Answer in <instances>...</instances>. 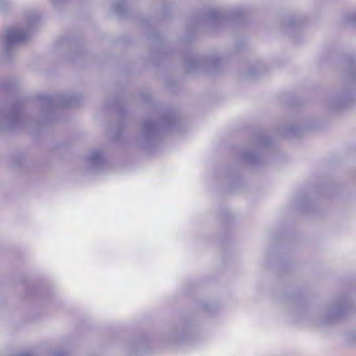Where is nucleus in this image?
Returning a JSON list of instances; mask_svg holds the SVG:
<instances>
[{"mask_svg":"<svg viewBox=\"0 0 356 356\" xmlns=\"http://www.w3.org/2000/svg\"><path fill=\"white\" fill-rule=\"evenodd\" d=\"M343 20L345 24L356 26V11L347 13L343 16Z\"/></svg>","mask_w":356,"mask_h":356,"instance_id":"13","label":"nucleus"},{"mask_svg":"<svg viewBox=\"0 0 356 356\" xmlns=\"http://www.w3.org/2000/svg\"><path fill=\"white\" fill-rule=\"evenodd\" d=\"M10 4V0H0V10L5 12Z\"/></svg>","mask_w":356,"mask_h":356,"instance_id":"18","label":"nucleus"},{"mask_svg":"<svg viewBox=\"0 0 356 356\" xmlns=\"http://www.w3.org/2000/svg\"><path fill=\"white\" fill-rule=\"evenodd\" d=\"M264 70V67L261 65H259L258 66L252 68L248 71L247 73L248 78L250 79H256L258 76V74H260L261 72Z\"/></svg>","mask_w":356,"mask_h":356,"instance_id":"15","label":"nucleus"},{"mask_svg":"<svg viewBox=\"0 0 356 356\" xmlns=\"http://www.w3.org/2000/svg\"><path fill=\"white\" fill-rule=\"evenodd\" d=\"M127 3L124 0L116 2L113 6V13L118 16H123L125 14Z\"/></svg>","mask_w":356,"mask_h":356,"instance_id":"12","label":"nucleus"},{"mask_svg":"<svg viewBox=\"0 0 356 356\" xmlns=\"http://www.w3.org/2000/svg\"><path fill=\"white\" fill-rule=\"evenodd\" d=\"M51 2L54 4V5H58V3H60L63 0H51Z\"/></svg>","mask_w":356,"mask_h":356,"instance_id":"21","label":"nucleus"},{"mask_svg":"<svg viewBox=\"0 0 356 356\" xmlns=\"http://www.w3.org/2000/svg\"><path fill=\"white\" fill-rule=\"evenodd\" d=\"M49 356H67V354L63 348H56L51 351Z\"/></svg>","mask_w":356,"mask_h":356,"instance_id":"17","label":"nucleus"},{"mask_svg":"<svg viewBox=\"0 0 356 356\" xmlns=\"http://www.w3.org/2000/svg\"><path fill=\"white\" fill-rule=\"evenodd\" d=\"M348 83H356V63L353 62L350 66L348 73L346 76Z\"/></svg>","mask_w":356,"mask_h":356,"instance_id":"14","label":"nucleus"},{"mask_svg":"<svg viewBox=\"0 0 356 356\" xmlns=\"http://www.w3.org/2000/svg\"><path fill=\"white\" fill-rule=\"evenodd\" d=\"M177 123L175 113L172 111H165L160 124H155L149 120L143 122L140 129L141 143L144 146H149L158 138L161 129H172Z\"/></svg>","mask_w":356,"mask_h":356,"instance_id":"3","label":"nucleus"},{"mask_svg":"<svg viewBox=\"0 0 356 356\" xmlns=\"http://www.w3.org/2000/svg\"><path fill=\"white\" fill-rule=\"evenodd\" d=\"M170 337L172 338V344L180 342L185 339V334L184 332H178L177 330L173 332L170 334Z\"/></svg>","mask_w":356,"mask_h":356,"instance_id":"16","label":"nucleus"},{"mask_svg":"<svg viewBox=\"0 0 356 356\" xmlns=\"http://www.w3.org/2000/svg\"><path fill=\"white\" fill-rule=\"evenodd\" d=\"M22 104L17 102L10 108L7 115L3 116L0 111V127L14 129L24 126L26 120L21 116Z\"/></svg>","mask_w":356,"mask_h":356,"instance_id":"4","label":"nucleus"},{"mask_svg":"<svg viewBox=\"0 0 356 356\" xmlns=\"http://www.w3.org/2000/svg\"><path fill=\"white\" fill-rule=\"evenodd\" d=\"M225 19V15L219 10H210L204 17L206 24L213 27L222 24Z\"/></svg>","mask_w":356,"mask_h":356,"instance_id":"9","label":"nucleus"},{"mask_svg":"<svg viewBox=\"0 0 356 356\" xmlns=\"http://www.w3.org/2000/svg\"><path fill=\"white\" fill-rule=\"evenodd\" d=\"M26 29L19 25L9 27L6 32L3 40V56L6 59L10 60L18 45L26 41L29 36L31 30L39 22V15L35 12L27 13Z\"/></svg>","mask_w":356,"mask_h":356,"instance_id":"1","label":"nucleus"},{"mask_svg":"<svg viewBox=\"0 0 356 356\" xmlns=\"http://www.w3.org/2000/svg\"><path fill=\"white\" fill-rule=\"evenodd\" d=\"M242 159L248 164L257 165L259 162L260 157L254 152H245L242 154Z\"/></svg>","mask_w":356,"mask_h":356,"instance_id":"11","label":"nucleus"},{"mask_svg":"<svg viewBox=\"0 0 356 356\" xmlns=\"http://www.w3.org/2000/svg\"><path fill=\"white\" fill-rule=\"evenodd\" d=\"M355 101L354 93L350 88H345L335 95L329 102L332 109L339 110L350 105Z\"/></svg>","mask_w":356,"mask_h":356,"instance_id":"7","label":"nucleus"},{"mask_svg":"<svg viewBox=\"0 0 356 356\" xmlns=\"http://www.w3.org/2000/svg\"><path fill=\"white\" fill-rule=\"evenodd\" d=\"M39 102L42 107L40 120L35 123L42 125L54 120L57 108L74 106L78 99L73 94H56L54 96L42 95Z\"/></svg>","mask_w":356,"mask_h":356,"instance_id":"2","label":"nucleus"},{"mask_svg":"<svg viewBox=\"0 0 356 356\" xmlns=\"http://www.w3.org/2000/svg\"><path fill=\"white\" fill-rule=\"evenodd\" d=\"M220 63V59L216 56H210L203 60H200L191 54L186 56L184 60V65L188 72H193L196 70L202 67H206L209 70L216 71L218 69Z\"/></svg>","mask_w":356,"mask_h":356,"instance_id":"5","label":"nucleus"},{"mask_svg":"<svg viewBox=\"0 0 356 356\" xmlns=\"http://www.w3.org/2000/svg\"><path fill=\"white\" fill-rule=\"evenodd\" d=\"M268 143H269V139L267 137H264L261 140V143L262 145H266L268 144Z\"/></svg>","mask_w":356,"mask_h":356,"instance_id":"19","label":"nucleus"},{"mask_svg":"<svg viewBox=\"0 0 356 356\" xmlns=\"http://www.w3.org/2000/svg\"><path fill=\"white\" fill-rule=\"evenodd\" d=\"M145 346L146 344L144 340H138L129 343L127 351L130 356L137 355L145 350Z\"/></svg>","mask_w":356,"mask_h":356,"instance_id":"10","label":"nucleus"},{"mask_svg":"<svg viewBox=\"0 0 356 356\" xmlns=\"http://www.w3.org/2000/svg\"><path fill=\"white\" fill-rule=\"evenodd\" d=\"M88 168L94 172L104 170L106 165L104 153L102 150H94L87 157Z\"/></svg>","mask_w":356,"mask_h":356,"instance_id":"8","label":"nucleus"},{"mask_svg":"<svg viewBox=\"0 0 356 356\" xmlns=\"http://www.w3.org/2000/svg\"><path fill=\"white\" fill-rule=\"evenodd\" d=\"M348 308L349 305L346 298L339 299L326 308L323 323H330L343 317Z\"/></svg>","mask_w":356,"mask_h":356,"instance_id":"6","label":"nucleus"},{"mask_svg":"<svg viewBox=\"0 0 356 356\" xmlns=\"http://www.w3.org/2000/svg\"><path fill=\"white\" fill-rule=\"evenodd\" d=\"M14 356H33L32 354L27 353H22L17 355H15Z\"/></svg>","mask_w":356,"mask_h":356,"instance_id":"20","label":"nucleus"}]
</instances>
